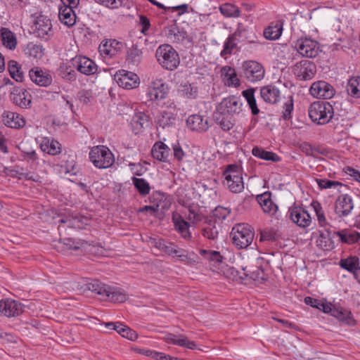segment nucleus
I'll list each match as a JSON object with an SVG mask.
<instances>
[{"label":"nucleus","mask_w":360,"mask_h":360,"mask_svg":"<svg viewBox=\"0 0 360 360\" xmlns=\"http://www.w3.org/2000/svg\"><path fill=\"white\" fill-rule=\"evenodd\" d=\"M73 290L85 293L91 291L99 296L103 301H110L115 303H122L127 299V294L120 288L111 287L98 280L79 278L69 283Z\"/></svg>","instance_id":"obj_1"},{"label":"nucleus","mask_w":360,"mask_h":360,"mask_svg":"<svg viewBox=\"0 0 360 360\" xmlns=\"http://www.w3.org/2000/svg\"><path fill=\"white\" fill-rule=\"evenodd\" d=\"M222 184L233 193H240L244 190L242 169L236 164L229 165L222 174Z\"/></svg>","instance_id":"obj_2"},{"label":"nucleus","mask_w":360,"mask_h":360,"mask_svg":"<svg viewBox=\"0 0 360 360\" xmlns=\"http://www.w3.org/2000/svg\"><path fill=\"white\" fill-rule=\"evenodd\" d=\"M155 57L161 67L167 70L176 69L180 63L179 53L171 45L167 44L158 47Z\"/></svg>","instance_id":"obj_3"},{"label":"nucleus","mask_w":360,"mask_h":360,"mask_svg":"<svg viewBox=\"0 0 360 360\" xmlns=\"http://www.w3.org/2000/svg\"><path fill=\"white\" fill-rule=\"evenodd\" d=\"M308 113L313 122L318 124H326L332 119L334 110L330 103L319 101L314 102L309 105Z\"/></svg>","instance_id":"obj_4"},{"label":"nucleus","mask_w":360,"mask_h":360,"mask_svg":"<svg viewBox=\"0 0 360 360\" xmlns=\"http://www.w3.org/2000/svg\"><path fill=\"white\" fill-rule=\"evenodd\" d=\"M254 236L255 233L251 227L245 224H236L231 232L232 243L238 249H245L250 246Z\"/></svg>","instance_id":"obj_5"},{"label":"nucleus","mask_w":360,"mask_h":360,"mask_svg":"<svg viewBox=\"0 0 360 360\" xmlns=\"http://www.w3.org/2000/svg\"><path fill=\"white\" fill-rule=\"evenodd\" d=\"M89 159L93 165L99 169L109 168L115 162L114 155L105 146L93 147L89 152Z\"/></svg>","instance_id":"obj_6"},{"label":"nucleus","mask_w":360,"mask_h":360,"mask_svg":"<svg viewBox=\"0 0 360 360\" xmlns=\"http://www.w3.org/2000/svg\"><path fill=\"white\" fill-rule=\"evenodd\" d=\"M241 70L242 77L252 83L261 81L265 75L264 66L260 63L253 60L244 61Z\"/></svg>","instance_id":"obj_7"},{"label":"nucleus","mask_w":360,"mask_h":360,"mask_svg":"<svg viewBox=\"0 0 360 360\" xmlns=\"http://www.w3.org/2000/svg\"><path fill=\"white\" fill-rule=\"evenodd\" d=\"M216 110L232 116L238 115L243 110L242 99L236 96L224 98L217 106Z\"/></svg>","instance_id":"obj_8"},{"label":"nucleus","mask_w":360,"mask_h":360,"mask_svg":"<svg viewBox=\"0 0 360 360\" xmlns=\"http://www.w3.org/2000/svg\"><path fill=\"white\" fill-rule=\"evenodd\" d=\"M354 208L353 198L349 194H341L335 200L334 211L340 218L350 215Z\"/></svg>","instance_id":"obj_9"},{"label":"nucleus","mask_w":360,"mask_h":360,"mask_svg":"<svg viewBox=\"0 0 360 360\" xmlns=\"http://www.w3.org/2000/svg\"><path fill=\"white\" fill-rule=\"evenodd\" d=\"M293 72L295 77L300 80H310L316 72V67L312 61L302 60L294 65Z\"/></svg>","instance_id":"obj_10"},{"label":"nucleus","mask_w":360,"mask_h":360,"mask_svg":"<svg viewBox=\"0 0 360 360\" xmlns=\"http://www.w3.org/2000/svg\"><path fill=\"white\" fill-rule=\"evenodd\" d=\"M166 36L171 42L177 44H193L194 39L193 34H188L184 28L179 27L175 24L167 27Z\"/></svg>","instance_id":"obj_11"},{"label":"nucleus","mask_w":360,"mask_h":360,"mask_svg":"<svg viewBox=\"0 0 360 360\" xmlns=\"http://www.w3.org/2000/svg\"><path fill=\"white\" fill-rule=\"evenodd\" d=\"M295 47L300 54L307 58H315L321 51L319 43L309 38L298 39Z\"/></svg>","instance_id":"obj_12"},{"label":"nucleus","mask_w":360,"mask_h":360,"mask_svg":"<svg viewBox=\"0 0 360 360\" xmlns=\"http://www.w3.org/2000/svg\"><path fill=\"white\" fill-rule=\"evenodd\" d=\"M288 214L293 223L300 227H308L311 223V218L310 214L302 207H291L289 208Z\"/></svg>","instance_id":"obj_13"},{"label":"nucleus","mask_w":360,"mask_h":360,"mask_svg":"<svg viewBox=\"0 0 360 360\" xmlns=\"http://www.w3.org/2000/svg\"><path fill=\"white\" fill-rule=\"evenodd\" d=\"M241 269L243 271L242 274L235 270L233 268H229L228 271L230 272L231 275L233 276V279H244L247 277H250L253 280L261 278V274H263V271L261 268L254 266L253 264H243Z\"/></svg>","instance_id":"obj_14"},{"label":"nucleus","mask_w":360,"mask_h":360,"mask_svg":"<svg viewBox=\"0 0 360 360\" xmlns=\"http://www.w3.org/2000/svg\"><path fill=\"white\" fill-rule=\"evenodd\" d=\"M168 94V87L162 80L151 83L146 91V96L150 101H159L165 99Z\"/></svg>","instance_id":"obj_15"},{"label":"nucleus","mask_w":360,"mask_h":360,"mask_svg":"<svg viewBox=\"0 0 360 360\" xmlns=\"http://www.w3.org/2000/svg\"><path fill=\"white\" fill-rule=\"evenodd\" d=\"M115 80L120 86L127 89L136 88L139 84L136 74L124 70H119L115 75Z\"/></svg>","instance_id":"obj_16"},{"label":"nucleus","mask_w":360,"mask_h":360,"mask_svg":"<svg viewBox=\"0 0 360 360\" xmlns=\"http://www.w3.org/2000/svg\"><path fill=\"white\" fill-rule=\"evenodd\" d=\"M34 32L39 38L47 40L52 35L51 20L44 15H39L34 23Z\"/></svg>","instance_id":"obj_17"},{"label":"nucleus","mask_w":360,"mask_h":360,"mask_svg":"<svg viewBox=\"0 0 360 360\" xmlns=\"http://www.w3.org/2000/svg\"><path fill=\"white\" fill-rule=\"evenodd\" d=\"M309 91L314 97L323 99L331 98L335 94L333 87L325 81L314 82L311 86Z\"/></svg>","instance_id":"obj_18"},{"label":"nucleus","mask_w":360,"mask_h":360,"mask_svg":"<svg viewBox=\"0 0 360 360\" xmlns=\"http://www.w3.org/2000/svg\"><path fill=\"white\" fill-rule=\"evenodd\" d=\"M23 311V305L18 301L9 299L0 301V315L7 317L18 316Z\"/></svg>","instance_id":"obj_19"},{"label":"nucleus","mask_w":360,"mask_h":360,"mask_svg":"<svg viewBox=\"0 0 360 360\" xmlns=\"http://www.w3.org/2000/svg\"><path fill=\"white\" fill-rule=\"evenodd\" d=\"M72 64L75 68L85 75H94L98 70V66L95 62L85 56L75 58Z\"/></svg>","instance_id":"obj_20"},{"label":"nucleus","mask_w":360,"mask_h":360,"mask_svg":"<svg viewBox=\"0 0 360 360\" xmlns=\"http://www.w3.org/2000/svg\"><path fill=\"white\" fill-rule=\"evenodd\" d=\"M30 79L40 86H48L52 82V77L49 72L39 67H34L29 71Z\"/></svg>","instance_id":"obj_21"},{"label":"nucleus","mask_w":360,"mask_h":360,"mask_svg":"<svg viewBox=\"0 0 360 360\" xmlns=\"http://www.w3.org/2000/svg\"><path fill=\"white\" fill-rule=\"evenodd\" d=\"M11 100L20 108H27L32 103V96L24 88L14 87L11 92Z\"/></svg>","instance_id":"obj_22"},{"label":"nucleus","mask_w":360,"mask_h":360,"mask_svg":"<svg viewBox=\"0 0 360 360\" xmlns=\"http://www.w3.org/2000/svg\"><path fill=\"white\" fill-rule=\"evenodd\" d=\"M257 201L260 205L264 212L270 216L276 217L278 207L273 202L270 192L266 191L262 194L257 195Z\"/></svg>","instance_id":"obj_23"},{"label":"nucleus","mask_w":360,"mask_h":360,"mask_svg":"<svg viewBox=\"0 0 360 360\" xmlns=\"http://www.w3.org/2000/svg\"><path fill=\"white\" fill-rule=\"evenodd\" d=\"M123 47L122 43L116 39H108L101 42L98 51L101 55L110 58L117 54Z\"/></svg>","instance_id":"obj_24"},{"label":"nucleus","mask_w":360,"mask_h":360,"mask_svg":"<svg viewBox=\"0 0 360 360\" xmlns=\"http://www.w3.org/2000/svg\"><path fill=\"white\" fill-rule=\"evenodd\" d=\"M153 244L155 248L162 250L164 252L169 255H175L178 257H186L184 254V250L176 249L175 245L171 243H168L163 239H154Z\"/></svg>","instance_id":"obj_25"},{"label":"nucleus","mask_w":360,"mask_h":360,"mask_svg":"<svg viewBox=\"0 0 360 360\" xmlns=\"http://www.w3.org/2000/svg\"><path fill=\"white\" fill-rule=\"evenodd\" d=\"M105 326L109 329L115 330L123 338L130 340H135L138 338L136 332L121 322H108Z\"/></svg>","instance_id":"obj_26"},{"label":"nucleus","mask_w":360,"mask_h":360,"mask_svg":"<svg viewBox=\"0 0 360 360\" xmlns=\"http://www.w3.org/2000/svg\"><path fill=\"white\" fill-rule=\"evenodd\" d=\"M260 96L264 102L270 104H276L280 100L281 92L277 87L270 84L261 88Z\"/></svg>","instance_id":"obj_27"},{"label":"nucleus","mask_w":360,"mask_h":360,"mask_svg":"<svg viewBox=\"0 0 360 360\" xmlns=\"http://www.w3.org/2000/svg\"><path fill=\"white\" fill-rule=\"evenodd\" d=\"M186 125L191 130L198 132L206 131L209 129L207 120L198 114L189 116L186 120Z\"/></svg>","instance_id":"obj_28"},{"label":"nucleus","mask_w":360,"mask_h":360,"mask_svg":"<svg viewBox=\"0 0 360 360\" xmlns=\"http://www.w3.org/2000/svg\"><path fill=\"white\" fill-rule=\"evenodd\" d=\"M164 340L166 342L178 345L182 347H186L190 349H195L196 344L194 341L189 340L186 336L184 335H176L172 333H167Z\"/></svg>","instance_id":"obj_29"},{"label":"nucleus","mask_w":360,"mask_h":360,"mask_svg":"<svg viewBox=\"0 0 360 360\" xmlns=\"http://www.w3.org/2000/svg\"><path fill=\"white\" fill-rule=\"evenodd\" d=\"M153 158L161 162H168L171 154L170 148L164 143L159 141L155 143L151 150Z\"/></svg>","instance_id":"obj_30"},{"label":"nucleus","mask_w":360,"mask_h":360,"mask_svg":"<svg viewBox=\"0 0 360 360\" xmlns=\"http://www.w3.org/2000/svg\"><path fill=\"white\" fill-rule=\"evenodd\" d=\"M3 122L6 126L14 129L21 128L25 124V120L20 115L11 111L3 114Z\"/></svg>","instance_id":"obj_31"},{"label":"nucleus","mask_w":360,"mask_h":360,"mask_svg":"<svg viewBox=\"0 0 360 360\" xmlns=\"http://www.w3.org/2000/svg\"><path fill=\"white\" fill-rule=\"evenodd\" d=\"M214 119L216 123L221 127L224 131H228L231 129L235 124L234 116L231 115H226L225 113H221L218 110H215L214 112Z\"/></svg>","instance_id":"obj_32"},{"label":"nucleus","mask_w":360,"mask_h":360,"mask_svg":"<svg viewBox=\"0 0 360 360\" xmlns=\"http://www.w3.org/2000/svg\"><path fill=\"white\" fill-rule=\"evenodd\" d=\"M176 112L174 107H170L168 110H162L158 118V124L165 128L172 126L176 120Z\"/></svg>","instance_id":"obj_33"},{"label":"nucleus","mask_w":360,"mask_h":360,"mask_svg":"<svg viewBox=\"0 0 360 360\" xmlns=\"http://www.w3.org/2000/svg\"><path fill=\"white\" fill-rule=\"evenodd\" d=\"M75 7L62 6L59 8L58 17L62 23L70 27L76 22V15L73 11Z\"/></svg>","instance_id":"obj_34"},{"label":"nucleus","mask_w":360,"mask_h":360,"mask_svg":"<svg viewBox=\"0 0 360 360\" xmlns=\"http://www.w3.org/2000/svg\"><path fill=\"white\" fill-rule=\"evenodd\" d=\"M172 221L176 230L181 233V236L186 240H190L191 238V233L189 231L190 224L180 215L174 214L172 215Z\"/></svg>","instance_id":"obj_35"},{"label":"nucleus","mask_w":360,"mask_h":360,"mask_svg":"<svg viewBox=\"0 0 360 360\" xmlns=\"http://www.w3.org/2000/svg\"><path fill=\"white\" fill-rule=\"evenodd\" d=\"M0 39L3 45L10 50H14L17 46V39L13 32L8 28L1 27L0 30Z\"/></svg>","instance_id":"obj_36"},{"label":"nucleus","mask_w":360,"mask_h":360,"mask_svg":"<svg viewBox=\"0 0 360 360\" xmlns=\"http://www.w3.org/2000/svg\"><path fill=\"white\" fill-rule=\"evenodd\" d=\"M283 31V21L279 20L271 23L264 31L266 39L275 40L280 37Z\"/></svg>","instance_id":"obj_37"},{"label":"nucleus","mask_w":360,"mask_h":360,"mask_svg":"<svg viewBox=\"0 0 360 360\" xmlns=\"http://www.w3.org/2000/svg\"><path fill=\"white\" fill-rule=\"evenodd\" d=\"M221 75L224 76L225 84L229 86L236 87L240 84L234 68L229 66L223 67L221 68Z\"/></svg>","instance_id":"obj_38"},{"label":"nucleus","mask_w":360,"mask_h":360,"mask_svg":"<svg viewBox=\"0 0 360 360\" xmlns=\"http://www.w3.org/2000/svg\"><path fill=\"white\" fill-rule=\"evenodd\" d=\"M333 316L349 325L354 323V319L352 317L350 310L340 306H336V308L333 309Z\"/></svg>","instance_id":"obj_39"},{"label":"nucleus","mask_w":360,"mask_h":360,"mask_svg":"<svg viewBox=\"0 0 360 360\" xmlns=\"http://www.w3.org/2000/svg\"><path fill=\"white\" fill-rule=\"evenodd\" d=\"M44 49L41 44H37L33 42L28 43L24 49L25 54L34 59H40L44 54Z\"/></svg>","instance_id":"obj_40"},{"label":"nucleus","mask_w":360,"mask_h":360,"mask_svg":"<svg viewBox=\"0 0 360 360\" xmlns=\"http://www.w3.org/2000/svg\"><path fill=\"white\" fill-rule=\"evenodd\" d=\"M150 201L153 206L158 208V211L167 210L170 205L167 200L165 195L160 191L153 193L150 198Z\"/></svg>","instance_id":"obj_41"},{"label":"nucleus","mask_w":360,"mask_h":360,"mask_svg":"<svg viewBox=\"0 0 360 360\" xmlns=\"http://www.w3.org/2000/svg\"><path fill=\"white\" fill-rule=\"evenodd\" d=\"M340 264L342 268L351 272L354 277L355 276V274L357 270L360 269L359 259L356 256L341 259Z\"/></svg>","instance_id":"obj_42"},{"label":"nucleus","mask_w":360,"mask_h":360,"mask_svg":"<svg viewBox=\"0 0 360 360\" xmlns=\"http://www.w3.org/2000/svg\"><path fill=\"white\" fill-rule=\"evenodd\" d=\"M347 91L353 98H360V76L353 77L349 79L347 85Z\"/></svg>","instance_id":"obj_43"},{"label":"nucleus","mask_w":360,"mask_h":360,"mask_svg":"<svg viewBox=\"0 0 360 360\" xmlns=\"http://www.w3.org/2000/svg\"><path fill=\"white\" fill-rule=\"evenodd\" d=\"M340 237L342 243L347 244H353L360 239V233L356 231L349 232L346 229L335 233Z\"/></svg>","instance_id":"obj_44"},{"label":"nucleus","mask_w":360,"mask_h":360,"mask_svg":"<svg viewBox=\"0 0 360 360\" xmlns=\"http://www.w3.org/2000/svg\"><path fill=\"white\" fill-rule=\"evenodd\" d=\"M8 70L11 77L18 82H22L24 79L21 67L15 60H10L8 63Z\"/></svg>","instance_id":"obj_45"},{"label":"nucleus","mask_w":360,"mask_h":360,"mask_svg":"<svg viewBox=\"0 0 360 360\" xmlns=\"http://www.w3.org/2000/svg\"><path fill=\"white\" fill-rule=\"evenodd\" d=\"M252 155L265 160H271L274 162H278L280 158L274 153L266 151L262 148L254 147L252 149Z\"/></svg>","instance_id":"obj_46"},{"label":"nucleus","mask_w":360,"mask_h":360,"mask_svg":"<svg viewBox=\"0 0 360 360\" xmlns=\"http://www.w3.org/2000/svg\"><path fill=\"white\" fill-rule=\"evenodd\" d=\"M131 181L135 188L141 195L146 196L149 194L150 191V186L146 179L133 176L131 178Z\"/></svg>","instance_id":"obj_47"},{"label":"nucleus","mask_w":360,"mask_h":360,"mask_svg":"<svg viewBox=\"0 0 360 360\" xmlns=\"http://www.w3.org/2000/svg\"><path fill=\"white\" fill-rule=\"evenodd\" d=\"M255 89H248L242 92L243 96L246 99L248 104L251 109V112L252 115H257L259 112V110L257 107L256 99L254 96Z\"/></svg>","instance_id":"obj_48"},{"label":"nucleus","mask_w":360,"mask_h":360,"mask_svg":"<svg viewBox=\"0 0 360 360\" xmlns=\"http://www.w3.org/2000/svg\"><path fill=\"white\" fill-rule=\"evenodd\" d=\"M219 11L226 18H238L240 16V9L232 4H224L220 6Z\"/></svg>","instance_id":"obj_49"},{"label":"nucleus","mask_w":360,"mask_h":360,"mask_svg":"<svg viewBox=\"0 0 360 360\" xmlns=\"http://www.w3.org/2000/svg\"><path fill=\"white\" fill-rule=\"evenodd\" d=\"M181 92L188 99H195L198 97V89L194 84L185 83L181 85Z\"/></svg>","instance_id":"obj_50"},{"label":"nucleus","mask_w":360,"mask_h":360,"mask_svg":"<svg viewBox=\"0 0 360 360\" xmlns=\"http://www.w3.org/2000/svg\"><path fill=\"white\" fill-rule=\"evenodd\" d=\"M58 73L60 77L66 81L72 82L76 79V73L71 66L65 64L60 65Z\"/></svg>","instance_id":"obj_51"},{"label":"nucleus","mask_w":360,"mask_h":360,"mask_svg":"<svg viewBox=\"0 0 360 360\" xmlns=\"http://www.w3.org/2000/svg\"><path fill=\"white\" fill-rule=\"evenodd\" d=\"M142 51L137 48H132L127 52V61L129 65L137 66L141 61Z\"/></svg>","instance_id":"obj_52"},{"label":"nucleus","mask_w":360,"mask_h":360,"mask_svg":"<svg viewBox=\"0 0 360 360\" xmlns=\"http://www.w3.org/2000/svg\"><path fill=\"white\" fill-rule=\"evenodd\" d=\"M202 234L210 240H215L219 235V230L215 226V222L210 221L206 226L202 229Z\"/></svg>","instance_id":"obj_53"},{"label":"nucleus","mask_w":360,"mask_h":360,"mask_svg":"<svg viewBox=\"0 0 360 360\" xmlns=\"http://www.w3.org/2000/svg\"><path fill=\"white\" fill-rule=\"evenodd\" d=\"M188 219L193 224L198 223L200 221L203 215L200 213V209L198 205H189L188 207Z\"/></svg>","instance_id":"obj_54"},{"label":"nucleus","mask_w":360,"mask_h":360,"mask_svg":"<svg viewBox=\"0 0 360 360\" xmlns=\"http://www.w3.org/2000/svg\"><path fill=\"white\" fill-rule=\"evenodd\" d=\"M200 254L206 259L217 264L221 263L223 259L220 252L215 250H200Z\"/></svg>","instance_id":"obj_55"},{"label":"nucleus","mask_w":360,"mask_h":360,"mask_svg":"<svg viewBox=\"0 0 360 360\" xmlns=\"http://www.w3.org/2000/svg\"><path fill=\"white\" fill-rule=\"evenodd\" d=\"M316 244L323 250H330L334 248L333 240L324 233L320 234L316 240Z\"/></svg>","instance_id":"obj_56"},{"label":"nucleus","mask_w":360,"mask_h":360,"mask_svg":"<svg viewBox=\"0 0 360 360\" xmlns=\"http://www.w3.org/2000/svg\"><path fill=\"white\" fill-rule=\"evenodd\" d=\"M237 42V41L233 39V37L229 36L224 44L223 49L220 53L221 56L225 58L226 56L231 55L233 50L236 47Z\"/></svg>","instance_id":"obj_57"},{"label":"nucleus","mask_w":360,"mask_h":360,"mask_svg":"<svg viewBox=\"0 0 360 360\" xmlns=\"http://www.w3.org/2000/svg\"><path fill=\"white\" fill-rule=\"evenodd\" d=\"M300 150L307 156L316 157L318 154H323V152L319 148L313 147L307 142H304L300 145Z\"/></svg>","instance_id":"obj_58"},{"label":"nucleus","mask_w":360,"mask_h":360,"mask_svg":"<svg viewBox=\"0 0 360 360\" xmlns=\"http://www.w3.org/2000/svg\"><path fill=\"white\" fill-rule=\"evenodd\" d=\"M311 206L316 212L319 225L321 226H325L327 224V221L321 204L318 202H313Z\"/></svg>","instance_id":"obj_59"},{"label":"nucleus","mask_w":360,"mask_h":360,"mask_svg":"<svg viewBox=\"0 0 360 360\" xmlns=\"http://www.w3.org/2000/svg\"><path fill=\"white\" fill-rule=\"evenodd\" d=\"M149 2H150L152 4L157 6L158 8L162 9H172V11H178V15H181L183 13H185L188 11V4H182L177 6H173L172 8H167L163 4H162L160 2L156 1L155 0H148Z\"/></svg>","instance_id":"obj_60"},{"label":"nucleus","mask_w":360,"mask_h":360,"mask_svg":"<svg viewBox=\"0 0 360 360\" xmlns=\"http://www.w3.org/2000/svg\"><path fill=\"white\" fill-rule=\"evenodd\" d=\"M316 181L321 189H327L336 188L337 186H344L341 182L332 181L327 179H316Z\"/></svg>","instance_id":"obj_61"},{"label":"nucleus","mask_w":360,"mask_h":360,"mask_svg":"<svg viewBox=\"0 0 360 360\" xmlns=\"http://www.w3.org/2000/svg\"><path fill=\"white\" fill-rule=\"evenodd\" d=\"M248 32L247 29L243 25V24L239 23L238 25V27L235 32L231 35L230 37H233L234 41H237L240 42L243 41L245 38H246V33Z\"/></svg>","instance_id":"obj_62"},{"label":"nucleus","mask_w":360,"mask_h":360,"mask_svg":"<svg viewBox=\"0 0 360 360\" xmlns=\"http://www.w3.org/2000/svg\"><path fill=\"white\" fill-rule=\"evenodd\" d=\"M77 96L80 103L86 105L89 103L94 98L91 90L86 89L79 91Z\"/></svg>","instance_id":"obj_63"},{"label":"nucleus","mask_w":360,"mask_h":360,"mask_svg":"<svg viewBox=\"0 0 360 360\" xmlns=\"http://www.w3.org/2000/svg\"><path fill=\"white\" fill-rule=\"evenodd\" d=\"M132 121L143 128L148 125L149 122V117L145 112H139L134 115Z\"/></svg>","instance_id":"obj_64"}]
</instances>
